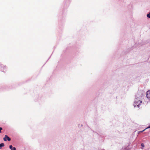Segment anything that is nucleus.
<instances>
[{
    "label": "nucleus",
    "mask_w": 150,
    "mask_h": 150,
    "mask_svg": "<svg viewBox=\"0 0 150 150\" xmlns=\"http://www.w3.org/2000/svg\"><path fill=\"white\" fill-rule=\"evenodd\" d=\"M141 146H143V147H144V144H143V143H142L141 144Z\"/></svg>",
    "instance_id": "10"
},
{
    "label": "nucleus",
    "mask_w": 150,
    "mask_h": 150,
    "mask_svg": "<svg viewBox=\"0 0 150 150\" xmlns=\"http://www.w3.org/2000/svg\"><path fill=\"white\" fill-rule=\"evenodd\" d=\"M146 16L149 18H150V14H147Z\"/></svg>",
    "instance_id": "8"
},
{
    "label": "nucleus",
    "mask_w": 150,
    "mask_h": 150,
    "mask_svg": "<svg viewBox=\"0 0 150 150\" xmlns=\"http://www.w3.org/2000/svg\"><path fill=\"white\" fill-rule=\"evenodd\" d=\"M143 91H139L136 95L135 98H137V99H141L143 96Z\"/></svg>",
    "instance_id": "2"
},
{
    "label": "nucleus",
    "mask_w": 150,
    "mask_h": 150,
    "mask_svg": "<svg viewBox=\"0 0 150 150\" xmlns=\"http://www.w3.org/2000/svg\"><path fill=\"white\" fill-rule=\"evenodd\" d=\"M150 128V125L148 127H147V128H146L145 129H144L143 130V131H140V132H143V131H145L146 129H148V128Z\"/></svg>",
    "instance_id": "7"
},
{
    "label": "nucleus",
    "mask_w": 150,
    "mask_h": 150,
    "mask_svg": "<svg viewBox=\"0 0 150 150\" xmlns=\"http://www.w3.org/2000/svg\"><path fill=\"white\" fill-rule=\"evenodd\" d=\"M9 148L11 150H16V148L15 147H13V146L12 145H10L9 146Z\"/></svg>",
    "instance_id": "5"
},
{
    "label": "nucleus",
    "mask_w": 150,
    "mask_h": 150,
    "mask_svg": "<svg viewBox=\"0 0 150 150\" xmlns=\"http://www.w3.org/2000/svg\"><path fill=\"white\" fill-rule=\"evenodd\" d=\"M7 139L8 141H10L11 140V139L7 135H5L4 137V141H6Z\"/></svg>",
    "instance_id": "3"
},
{
    "label": "nucleus",
    "mask_w": 150,
    "mask_h": 150,
    "mask_svg": "<svg viewBox=\"0 0 150 150\" xmlns=\"http://www.w3.org/2000/svg\"><path fill=\"white\" fill-rule=\"evenodd\" d=\"M2 129V127H0V133L1 132V130Z\"/></svg>",
    "instance_id": "9"
},
{
    "label": "nucleus",
    "mask_w": 150,
    "mask_h": 150,
    "mask_svg": "<svg viewBox=\"0 0 150 150\" xmlns=\"http://www.w3.org/2000/svg\"><path fill=\"white\" fill-rule=\"evenodd\" d=\"M4 146V144L2 143H1L0 144V149H1L2 148V147H3Z\"/></svg>",
    "instance_id": "6"
},
{
    "label": "nucleus",
    "mask_w": 150,
    "mask_h": 150,
    "mask_svg": "<svg viewBox=\"0 0 150 150\" xmlns=\"http://www.w3.org/2000/svg\"><path fill=\"white\" fill-rule=\"evenodd\" d=\"M149 14H150V12H149Z\"/></svg>",
    "instance_id": "11"
},
{
    "label": "nucleus",
    "mask_w": 150,
    "mask_h": 150,
    "mask_svg": "<svg viewBox=\"0 0 150 150\" xmlns=\"http://www.w3.org/2000/svg\"><path fill=\"white\" fill-rule=\"evenodd\" d=\"M141 99H138L137 98H135L133 105L134 107H137L138 108L139 107V106L140 103L142 102V101L141 100Z\"/></svg>",
    "instance_id": "1"
},
{
    "label": "nucleus",
    "mask_w": 150,
    "mask_h": 150,
    "mask_svg": "<svg viewBox=\"0 0 150 150\" xmlns=\"http://www.w3.org/2000/svg\"><path fill=\"white\" fill-rule=\"evenodd\" d=\"M146 96L147 98H150V91H148L146 92Z\"/></svg>",
    "instance_id": "4"
}]
</instances>
